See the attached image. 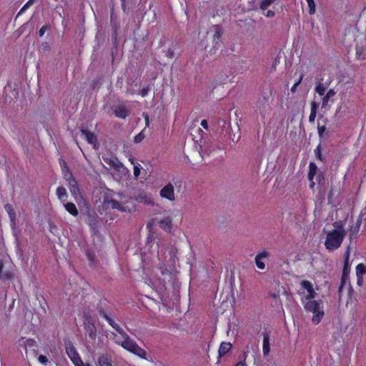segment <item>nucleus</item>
<instances>
[{
    "mask_svg": "<svg viewBox=\"0 0 366 366\" xmlns=\"http://www.w3.org/2000/svg\"><path fill=\"white\" fill-rule=\"evenodd\" d=\"M334 226L336 229L327 234L325 243L326 248L332 251L340 247L347 234V232L339 222H335Z\"/></svg>",
    "mask_w": 366,
    "mask_h": 366,
    "instance_id": "f257e3e1",
    "label": "nucleus"
},
{
    "mask_svg": "<svg viewBox=\"0 0 366 366\" xmlns=\"http://www.w3.org/2000/svg\"><path fill=\"white\" fill-rule=\"evenodd\" d=\"M210 31L212 33V45H207L205 46V50L210 55H213L221 46V37L222 36L224 31L222 27L219 25H213Z\"/></svg>",
    "mask_w": 366,
    "mask_h": 366,
    "instance_id": "f03ea898",
    "label": "nucleus"
},
{
    "mask_svg": "<svg viewBox=\"0 0 366 366\" xmlns=\"http://www.w3.org/2000/svg\"><path fill=\"white\" fill-rule=\"evenodd\" d=\"M305 309L314 314L312 321L315 324H318L324 315V312L321 310L320 303L315 300H309L305 305Z\"/></svg>",
    "mask_w": 366,
    "mask_h": 366,
    "instance_id": "7ed1b4c3",
    "label": "nucleus"
},
{
    "mask_svg": "<svg viewBox=\"0 0 366 366\" xmlns=\"http://www.w3.org/2000/svg\"><path fill=\"white\" fill-rule=\"evenodd\" d=\"M124 341L122 342L121 345L129 352L141 357H144L146 355L144 350L141 348L133 340H132L129 335L123 337Z\"/></svg>",
    "mask_w": 366,
    "mask_h": 366,
    "instance_id": "20e7f679",
    "label": "nucleus"
},
{
    "mask_svg": "<svg viewBox=\"0 0 366 366\" xmlns=\"http://www.w3.org/2000/svg\"><path fill=\"white\" fill-rule=\"evenodd\" d=\"M84 327L89 338L95 340L97 337V327L94 319L89 313H84Z\"/></svg>",
    "mask_w": 366,
    "mask_h": 366,
    "instance_id": "39448f33",
    "label": "nucleus"
},
{
    "mask_svg": "<svg viewBox=\"0 0 366 366\" xmlns=\"http://www.w3.org/2000/svg\"><path fill=\"white\" fill-rule=\"evenodd\" d=\"M112 109L114 115L119 119H124L130 114V109L123 103L114 105Z\"/></svg>",
    "mask_w": 366,
    "mask_h": 366,
    "instance_id": "423d86ee",
    "label": "nucleus"
},
{
    "mask_svg": "<svg viewBox=\"0 0 366 366\" xmlns=\"http://www.w3.org/2000/svg\"><path fill=\"white\" fill-rule=\"evenodd\" d=\"M160 197L171 202L175 200L174 188L172 183L166 184L159 192Z\"/></svg>",
    "mask_w": 366,
    "mask_h": 366,
    "instance_id": "0eeeda50",
    "label": "nucleus"
},
{
    "mask_svg": "<svg viewBox=\"0 0 366 366\" xmlns=\"http://www.w3.org/2000/svg\"><path fill=\"white\" fill-rule=\"evenodd\" d=\"M66 351L68 356L69 357V358L74 365L78 363L79 362H80V360L81 359L79 357L76 350L75 349L71 342H69L68 344H66Z\"/></svg>",
    "mask_w": 366,
    "mask_h": 366,
    "instance_id": "6e6552de",
    "label": "nucleus"
},
{
    "mask_svg": "<svg viewBox=\"0 0 366 366\" xmlns=\"http://www.w3.org/2000/svg\"><path fill=\"white\" fill-rule=\"evenodd\" d=\"M269 256V253L267 251H262L261 252H259L255 258L254 262L255 264L259 269H264L265 268V264L262 261L264 259L267 258Z\"/></svg>",
    "mask_w": 366,
    "mask_h": 366,
    "instance_id": "1a4fd4ad",
    "label": "nucleus"
},
{
    "mask_svg": "<svg viewBox=\"0 0 366 366\" xmlns=\"http://www.w3.org/2000/svg\"><path fill=\"white\" fill-rule=\"evenodd\" d=\"M301 287L307 291V295H306L307 300H312L315 297L316 292L313 289V286L310 282L308 280H302L300 282Z\"/></svg>",
    "mask_w": 366,
    "mask_h": 366,
    "instance_id": "9d476101",
    "label": "nucleus"
},
{
    "mask_svg": "<svg viewBox=\"0 0 366 366\" xmlns=\"http://www.w3.org/2000/svg\"><path fill=\"white\" fill-rule=\"evenodd\" d=\"M135 199L138 202H142L148 205H154L153 199L151 194H147L146 192H141L135 196Z\"/></svg>",
    "mask_w": 366,
    "mask_h": 366,
    "instance_id": "9b49d317",
    "label": "nucleus"
},
{
    "mask_svg": "<svg viewBox=\"0 0 366 366\" xmlns=\"http://www.w3.org/2000/svg\"><path fill=\"white\" fill-rule=\"evenodd\" d=\"M81 132L82 135H84L88 143L92 144L94 148H97V145L98 144L97 138L93 132H89L84 129H81Z\"/></svg>",
    "mask_w": 366,
    "mask_h": 366,
    "instance_id": "f8f14e48",
    "label": "nucleus"
},
{
    "mask_svg": "<svg viewBox=\"0 0 366 366\" xmlns=\"http://www.w3.org/2000/svg\"><path fill=\"white\" fill-rule=\"evenodd\" d=\"M4 208L10 217L11 222V227L12 228H14L16 227V212L12 205L10 204H6Z\"/></svg>",
    "mask_w": 366,
    "mask_h": 366,
    "instance_id": "ddd939ff",
    "label": "nucleus"
},
{
    "mask_svg": "<svg viewBox=\"0 0 366 366\" xmlns=\"http://www.w3.org/2000/svg\"><path fill=\"white\" fill-rule=\"evenodd\" d=\"M198 150L202 158H204L205 155L209 156L211 152L214 150V147L208 144H204L199 145Z\"/></svg>",
    "mask_w": 366,
    "mask_h": 366,
    "instance_id": "4468645a",
    "label": "nucleus"
},
{
    "mask_svg": "<svg viewBox=\"0 0 366 366\" xmlns=\"http://www.w3.org/2000/svg\"><path fill=\"white\" fill-rule=\"evenodd\" d=\"M262 350H263L264 356V357L267 356L270 351V346H269V335L267 332H264L263 334Z\"/></svg>",
    "mask_w": 366,
    "mask_h": 366,
    "instance_id": "2eb2a0df",
    "label": "nucleus"
},
{
    "mask_svg": "<svg viewBox=\"0 0 366 366\" xmlns=\"http://www.w3.org/2000/svg\"><path fill=\"white\" fill-rule=\"evenodd\" d=\"M106 204L107 207H111L112 209H116L119 210L120 212H126V208L123 207L118 201L115 199H109L106 202Z\"/></svg>",
    "mask_w": 366,
    "mask_h": 366,
    "instance_id": "dca6fc26",
    "label": "nucleus"
},
{
    "mask_svg": "<svg viewBox=\"0 0 366 366\" xmlns=\"http://www.w3.org/2000/svg\"><path fill=\"white\" fill-rule=\"evenodd\" d=\"M336 92L334 89H330L327 93L322 99V108H325L328 106L330 99L335 95Z\"/></svg>",
    "mask_w": 366,
    "mask_h": 366,
    "instance_id": "f3484780",
    "label": "nucleus"
},
{
    "mask_svg": "<svg viewBox=\"0 0 366 366\" xmlns=\"http://www.w3.org/2000/svg\"><path fill=\"white\" fill-rule=\"evenodd\" d=\"M349 257H350V251L349 248H347V251L345 253V261H344V267L342 270L343 276H348L350 273V264H349Z\"/></svg>",
    "mask_w": 366,
    "mask_h": 366,
    "instance_id": "a211bd4d",
    "label": "nucleus"
},
{
    "mask_svg": "<svg viewBox=\"0 0 366 366\" xmlns=\"http://www.w3.org/2000/svg\"><path fill=\"white\" fill-rule=\"evenodd\" d=\"M232 348V344L230 342H223L220 345L219 348V357H222L225 355Z\"/></svg>",
    "mask_w": 366,
    "mask_h": 366,
    "instance_id": "6ab92c4d",
    "label": "nucleus"
},
{
    "mask_svg": "<svg viewBox=\"0 0 366 366\" xmlns=\"http://www.w3.org/2000/svg\"><path fill=\"white\" fill-rule=\"evenodd\" d=\"M160 227L165 231L170 232L172 229V219L169 217H164L159 222Z\"/></svg>",
    "mask_w": 366,
    "mask_h": 366,
    "instance_id": "aec40b11",
    "label": "nucleus"
},
{
    "mask_svg": "<svg viewBox=\"0 0 366 366\" xmlns=\"http://www.w3.org/2000/svg\"><path fill=\"white\" fill-rule=\"evenodd\" d=\"M310 105H311V112H310V114L309 117V122H314L315 119L316 118V116H317V109H318L319 105L315 101H312L311 102Z\"/></svg>",
    "mask_w": 366,
    "mask_h": 366,
    "instance_id": "412c9836",
    "label": "nucleus"
},
{
    "mask_svg": "<svg viewBox=\"0 0 366 366\" xmlns=\"http://www.w3.org/2000/svg\"><path fill=\"white\" fill-rule=\"evenodd\" d=\"M66 210L71 215L76 217L79 214V211L76 205L72 202H67L64 204Z\"/></svg>",
    "mask_w": 366,
    "mask_h": 366,
    "instance_id": "4be33fe9",
    "label": "nucleus"
},
{
    "mask_svg": "<svg viewBox=\"0 0 366 366\" xmlns=\"http://www.w3.org/2000/svg\"><path fill=\"white\" fill-rule=\"evenodd\" d=\"M106 162L117 171H120L123 167L122 163H121L117 158L108 159L106 160Z\"/></svg>",
    "mask_w": 366,
    "mask_h": 366,
    "instance_id": "5701e85b",
    "label": "nucleus"
},
{
    "mask_svg": "<svg viewBox=\"0 0 366 366\" xmlns=\"http://www.w3.org/2000/svg\"><path fill=\"white\" fill-rule=\"evenodd\" d=\"M98 363L99 366H112V358L104 355L99 357Z\"/></svg>",
    "mask_w": 366,
    "mask_h": 366,
    "instance_id": "b1692460",
    "label": "nucleus"
},
{
    "mask_svg": "<svg viewBox=\"0 0 366 366\" xmlns=\"http://www.w3.org/2000/svg\"><path fill=\"white\" fill-rule=\"evenodd\" d=\"M69 190L73 195H77L79 194V188L78 187L77 182L75 179H70L68 181Z\"/></svg>",
    "mask_w": 366,
    "mask_h": 366,
    "instance_id": "393cba45",
    "label": "nucleus"
},
{
    "mask_svg": "<svg viewBox=\"0 0 366 366\" xmlns=\"http://www.w3.org/2000/svg\"><path fill=\"white\" fill-rule=\"evenodd\" d=\"M22 341L23 343L20 344V345H22L25 348L26 355L28 354V348L33 347L36 345V342L33 339H28L26 340H24V338H21L19 342Z\"/></svg>",
    "mask_w": 366,
    "mask_h": 366,
    "instance_id": "a878e982",
    "label": "nucleus"
},
{
    "mask_svg": "<svg viewBox=\"0 0 366 366\" xmlns=\"http://www.w3.org/2000/svg\"><path fill=\"white\" fill-rule=\"evenodd\" d=\"M56 195L61 201H62L64 202H66V200L67 199V193H66V190L64 187H59L56 189Z\"/></svg>",
    "mask_w": 366,
    "mask_h": 366,
    "instance_id": "bb28decb",
    "label": "nucleus"
},
{
    "mask_svg": "<svg viewBox=\"0 0 366 366\" xmlns=\"http://www.w3.org/2000/svg\"><path fill=\"white\" fill-rule=\"evenodd\" d=\"M279 1L280 0H262L259 5V8L262 11L267 10L269 8V6H271L273 4Z\"/></svg>",
    "mask_w": 366,
    "mask_h": 366,
    "instance_id": "cd10ccee",
    "label": "nucleus"
},
{
    "mask_svg": "<svg viewBox=\"0 0 366 366\" xmlns=\"http://www.w3.org/2000/svg\"><path fill=\"white\" fill-rule=\"evenodd\" d=\"M365 274H366V266L363 264H359L356 267L357 277H362Z\"/></svg>",
    "mask_w": 366,
    "mask_h": 366,
    "instance_id": "c85d7f7f",
    "label": "nucleus"
},
{
    "mask_svg": "<svg viewBox=\"0 0 366 366\" xmlns=\"http://www.w3.org/2000/svg\"><path fill=\"white\" fill-rule=\"evenodd\" d=\"M327 87L322 83H319L315 87V92L320 96H323L326 92Z\"/></svg>",
    "mask_w": 366,
    "mask_h": 366,
    "instance_id": "c756f323",
    "label": "nucleus"
},
{
    "mask_svg": "<svg viewBox=\"0 0 366 366\" xmlns=\"http://www.w3.org/2000/svg\"><path fill=\"white\" fill-rule=\"evenodd\" d=\"M309 7V14H314L315 13V3L314 0H306Z\"/></svg>",
    "mask_w": 366,
    "mask_h": 366,
    "instance_id": "7c9ffc66",
    "label": "nucleus"
},
{
    "mask_svg": "<svg viewBox=\"0 0 366 366\" xmlns=\"http://www.w3.org/2000/svg\"><path fill=\"white\" fill-rule=\"evenodd\" d=\"M50 50V45L48 42L45 41L41 44L39 51L41 53H47Z\"/></svg>",
    "mask_w": 366,
    "mask_h": 366,
    "instance_id": "2f4dec72",
    "label": "nucleus"
},
{
    "mask_svg": "<svg viewBox=\"0 0 366 366\" xmlns=\"http://www.w3.org/2000/svg\"><path fill=\"white\" fill-rule=\"evenodd\" d=\"M36 0H29L21 9L20 11L19 12V15L21 13L24 12L29 6H31Z\"/></svg>",
    "mask_w": 366,
    "mask_h": 366,
    "instance_id": "473e14b6",
    "label": "nucleus"
},
{
    "mask_svg": "<svg viewBox=\"0 0 366 366\" xmlns=\"http://www.w3.org/2000/svg\"><path fill=\"white\" fill-rule=\"evenodd\" d=\"M112 327L119 332L122 337L127 336V333L124 332V330L117 323L112 326Z\"/></svg>",
    "mask_w": 366,
    "mask_h": 366,
    "instance_id": "72a5a7b5",
    "label": "nucleus"
},
{
    "mask_svg": "<svg viewBox=\"0 0 366 366\" xmlns=\"http://www.w3.org/2000/svg\"><path fill=\"white\" fill-rule=\"evenodd\" d=\"M318 135L320 138H322L325 132H326L325 126H320L317 127Z\"/></svg>",
    "mask_w": 366,
    "mask_h": 366,
    "instance_id": "f704fd0d",
    "label": "nucleus"
},
{
    "mask_svg": "<svg viewBox=\"0 0 366 366\" xmlns=\"http://www.w3.org/2000/svg\"><path fill=\"white\" fill-rule=\"evenodd\" d=\"M315 155H316V157L320 159V161L323 162L324 161V159L322 156V154H321V148H320V146H318L316 149L315 150Z\"/></svg>",
    "mask_w": 366,
    "mask_h": 366,
    "instance_id": "c9c22d12",
    "label": "nucleus"
},
{
    "mask_svg": "<svg viewBox=\"0 0 366 366\" xmlns=\"http://www.w3.org/2000/svg\"><path fill=\"white\" fill-rule=\"evenodd\" d=\"M144 135L143 132H141L134 137V141L135 143H139L144 139Z\"/></svg>",
    "mask_w": 366,
    "mask_h": 366,
    "instance_id": "e433bc0d",
    "label": "nucleus"
},
{
    "mask_svg": "<svg viewBox=\"0 0 366 366\" xmlns=\"http://www.w3.org/2000/svg\"><path fill=\"white\" fill-rule=\"evenodd\" d=\"M317 165L314 162H310L309 165V172L316 174Z\"/></svg>",
    "mask_w": 366,
    "mask_h": 366,
    "instance_id": "4c0bfd02",
    "label": "nucleus"
},
{
    "mask_svg": "<svg viewBox=\"0 0 366 366\" xmlns=\"http://www.w3.org/2000/svg\"><path fill=\"white\" fill-rule=\"evenodd\" d=\"M140 174V167L139 165H134V175L137 178Z\"/></svg>",
    "mask_w": 366,
    "mask_h": 366,
    "instance_id": "58836bf2",
    "label": "nucleus"
},
{
    "mask_svg": "<svg viewBox=\"0 0 366 366\" xmlns=\"http://www.w3.org/2000/svg\"><path fill=\"white\" fill-rule=\"evenodd\" d=\"M38 360L41 364L46 365L48 362V359L46 356L41 355L39 356Z\"/></svg>",
    "mask_w": 366,
    "mask_h": 366,
    "instance_id": "ea45409f",
    "label": "nucleus"
},
{
    "mask_svg": "<svg viewBox=\"0 0 366 366\" xmlns=\"http://www.w3.org/2000/svg\"><path fill=\"white\" fill-rule=\"evenodd\" d=\"M49 29V27L48 26H46V25L43 26L39 29V36H42L44 34L45 31H46V30H48Z\"/></svg>",
    "mask_w": 366,
    "mask_h": 366,
    "instance_id": "a19ab883",
    "label": "nucleus"
},
{
    "mask_svg": "<svg viewBox=\"0 0 366 366\" xmlns=\"http://www.w3.org/2000/svg\"><path fill=\"white\" fill-rule=\"evenodd\" d=\"M64 178H65L67 181H69L70 179H74V178L73 177L72 174H71L70 172H64Z\"/></svg>",
    "mask_w": 366,
    "mask_h": 366,
    "instance_id": "79ce46f5",
    "label": "nucleus"
},
{
    "mask_svg": "<svg viewBox=\"0 0 366 366\" xmlns=\"http://www.w3.org/2000/svg\"><path fill=\"white\" fill-rule=\"evenodd\" d=\"M177 252V251L176 249H172L170 251L171 259L173 260V262L175 261L174 258L176 257Z\"/></svg>",
    "mask_w": 366,
    "mask_h": 366,
    "instance_id": "37998d69",
    "label": "nucleus"
},
{
    "mask_svg": "<svg viewBox=\"0 0 366 366\" xmlns=\"http://www.w3.org/2000/svg\"><path fill=\"white\" fill-rule=\"evenodd\" d=\"M148 92H149V89L148 88H143L139 94H141L142 97H146L148 94Z\"/></svg>",
    "mask_w": 366,
    "mask_h": 366,
    "instance_id": "c03bdc74",
    "label": "nucleus"
},
{
    "mask_svg": "<svg viewBox=\"0 0 366 366\" xmlns=\"http://www.w3.org/2000/svg\"><path fill=\"white\" fill-rule=\"evenodd\" d=\"M60 165L61 167L62 171L64 172V169H68V167L66 165V163L64 160L61 159L60 161Z\"/></svg>",
    "mask_w": 366,
    "mask_h": 366,
    "instance_id": "a18cd8bd",
    "label": "nucleus"
},
{
    "mask_svg": "<svg viewBox=\"0 0 366 366\" xmlns=\"http://www.w3.org/2000/svg\"><path fill=\"white\" fill-rule=\"evenodd\" d=\"M275 12L272 10H268L267 13L264 14V15L267 17H273L274 16Z\"/></svg>",
    "mask_w": 366,
    "mask_h": 366,
    "instance_id": "49530a36",
    "label": "nucleus"
},
{
    "mask_svg": "<svg viewBox=\"0 0 366 366\" xmlns=\"http://www.w3.org/2000/svg\"><path fill=\"white\" fill-rule=\"evenodd\" d=\"M347 277H348V276H343V275H342L341 282H340V286L344 287V285H345V283L347 282Z\"/></svg>",
    "mask_w": 366,
    "mask_h": 366,
    "instance_id": "de8ad7c7",
    "label": "nucleus"
},
{
    "mask_svg": "<svg viewBox=\"0 0 366 366\" xmlns=\"http://www.w3.org/2000/svg\"><path fill=\"white\" fill-rule=\"evenodd\" d=\"M99 312L101 316H102L104 318L106 319V320H107L109 319V317L107 315V314L104 310H100L99 311Z\"/></svg>",
    "mask_w": 366,
    "mask_h": 366,
    "instance_id": "09e8293b",
    "label": "nucleus"
},
{
    "mask_svg": "<svg viewBox=\"0 0 366 366\" xmlns=\"http://www.w3.org/2000/svg\"><path fill=\"white\" fill-rule=\"evenodd\" d=\"M166 55L169 58L172 59V58H173L174 56V51L172 49H168Z\"/></svg>",
    "mask_w": 366,
    "mask_h": 366,
    "instance_id": "8fccbe9b",
    "label": "nucleus"
},
{
    "mask_svg": "<svg viewBox=\"0 0 366 366\" xmlns=\"http://www.w3.org/2000/svg\"><path fill=\"white\" fill-rule=\"evenodd\" d=\"M201 125L206 129H208V125H207V120L205 119H203L202 122H201Z\"/></svg>",
    "mask_w": 366,
    "mask_h": 366,
    "instance_id": "3c124183",
    "label": "nucleus"
},
{
    "mask_svg": "<svg viewBox=\"0 0 366 366\" xmlns=\"http://www.w3.org/2000/svg\"><path fill=\"white\" fill-rule=\"evenodd\" d=\"M357 285L359 286H361L362 285V283H363V279H362V277H357Z\"/></svg>",
    "mask_w": 366,
    "mask_h": 366,
    "instance_id": "603ef678",
    "label": "nucleus"
},
{
    "mask_svg": "<svg viewBox=\"0 0 366 366\" xmlns=\"http://www.w3.org/2000/svg\"><path fill=\"white\" fill-rule=\"evenodd\" d=\"M315 175V174H314V173L308 172L307 177H308V179L310 182H312V180H313Z\"/></svg>",
    "mask_w": 366,
    "mask_h": 366,
    "instance_id": "864d4df0",
    "label": "nucleus"
},
{
    "mask_svg": "<svg viewBox=\"0 0 366 366\" xmlns=\"http://www.w3.org/2000/svg\"><path fill=\"white\" fill-rule=\"evenodd\" d=\"M107 321L112 327L116 323L111 317H109V319Z\"/></svg>",
    "mask_w": 366,
    "mask_h": 366,
    "instance_id": "5fc2aeb1",
    "label": "nucleus"
},
{
    "mask_svg": "<svg viewBox=\"0 0 366 366\" xmlns=\"http://www.w3.org/2000/svg\"><path fill=\"white\" fill-rule=\"evenodd\" d=\"M75 366H90L89 365H85L82 360H80V362H79L78 363L75 364Z\"/></svg>",
    "mask_w": 366,
    "mask_h": 366,
    "instance_id": "6e6d98bb",
    "label": "nucleus"
},
{
    "mask_svg": "<svg viewBox=\"0 0 366 366\" xmlns=\"http://www.w3.org/2000/svg\"><path fill=\"white\" fill-rule=\"evenodd\" d=\"M235 366H246L245 361H240Z\"/></svg>",
    "mask_w": 366,
    "mask_h": 366,
    "instance_id": "4d7b16f0",
    "label": "nucleus"
},
{
    "mask_svg": "<svg viewBox=\"0 0 366 366\" xmlns=\"http://www.w3.org/2000/svg\"><path fill=\"white\" fill-rule=\"evenodd\" d=\"M87 257L91 261H93L94 259V256L90 253H87Z\"/></svg>",
    "mask_w": 366,
    "mask_h": 366,
    "instance_id": "13d9d810",
    "label": "nucleus"
},
{
    "mask_svg": "<svg viewBox=\"0 0 366 366\" xmlns=\"http://www.w3.org/2000/svg\"><path fill=\"white\" fill-rule=\"evenodd\" d=\"M297 86V84H295L293 85V86L291 88V92H295Z\"/></svg>",
    "mask_w": 366,
    "mask_h": 366,
    "instance_id": "bf43d9fd",
    "label": "nucleus"
},
{
    "mask_svg": "<svg viewBox=\"0 0 366 366\" xmlns=\"http://www.w3.org/2000/svg\"><path fill=\"white\" fill-rule=\"evenodd\" d=\"M129 162H131V164H132L135 165V159H134V157H130V158L129 159Z\"/></svg>",
    "mask_w": 366,
    "mask_h": 366,
    "instance_id": "052dcab7",
    "label": "nucleus"
},
{
    "mask_svg": "<svg viewBox=\"0 0 366 366\" xmlns=\"http://www.w3.org/2000/svg\"><path fill=\"white\" fill-rule=\"evenodd\" d=\"M121 1H122V8H123L124 11H125V9H126L125 1H126V0H121Z\"/></svg>",
    "mask_w": 366,
    "mask_h": 366,
    "instance_id": "680f3d73",
    "label": "nucleus"
},
{
    "mask_svg": "<svg viewBox=\"0 0 366 366\" xmlns=\"http://www.w3.org/2000/svg\"><path fill=\"white\" fill-rule=\"evenodd\" d=\"M314 186H315V182L313 180H312V182H310V187L311 189H313Z\"/></svg>",
    "mask_w": 366,
    "mask_h": 366,
    "instance_id": "e2e57ef3",
    "label": "nucleus"
},
{
    "mask_svg": "<svg viewBox=\"0 0 366 366\" xmlns=\"http://www.w3.org/2000/svg\"><path fill=\"white\" fill-rule=\"evenodd\" d=\"M145 122H146V125L148 126V124H149V117L147 115L145 117Z\"/></svg>",
    "mask_w": 366,
    "mask_h": 366,
    "instance_id": "0e129e2a",
    "label": "nucleus"
},
{
    "mask_svg": "<svg viewBox=\"0 0 366 366\" xmlns=\"http://www.w3.org/2000/svg\"><path fill=\"white\" fill-rule=\"evenodd\" d=\"M302 79V76H300V78L299 79V80L297 81H296L295 84H297V86L300 84L301 81Z\"/></svg>",
    "mask_w": 366,
    "mask_h": 366,
    "instance_id": "69168bd1",
    "label": "nucleus"
},
{
    "mask_svg": "<svg viewBox=\"0 0 366 366\" xmlns=\"http://www.w3.org/2000/svg\"><path fill=\"white\" fill-rule=\"evenodd\" d=\"M342 288H343V287H342V286H340V287H339V290H338V292H339V294H340V293L342 292Z\"/></svg>",
    "mask_w": 366,
    "mask_h": 366,
    "instance_id": "338daca9",
    "label": "nucleus"
},
{
    "mask_svg": "<svg viewBox=\"0 0 366 366\" xmlns=\"http://www.w3.org/2000/svg\"><path fill=\"white\" fill-rule=\"evenodd\" d=\"M353 290H352V288L351 287H350V294L352 293Z\"/></svg>",
    "mask_w": 366,
    "mask_h": 366,
    "instance_id": "774afa93",
    "label": "nucleus"
}]
</instances>
